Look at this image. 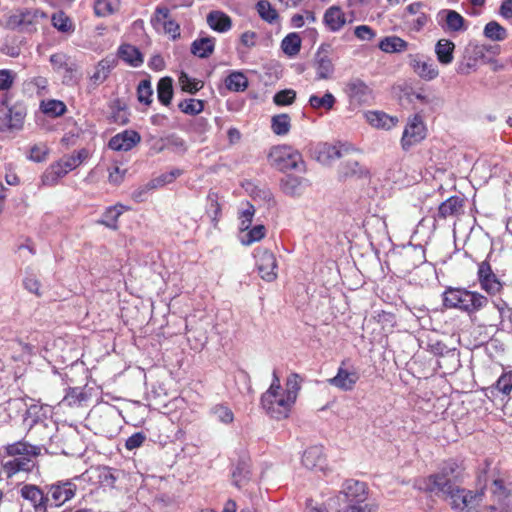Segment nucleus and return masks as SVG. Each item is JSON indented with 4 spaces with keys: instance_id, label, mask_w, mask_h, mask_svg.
<instances>
[{
    "instance_id": "1",
    "label": "nucleus",
    "mask_w": 512,
    "mask_h": 512,
    "mask_svg": "<svg viewBox=\"0 0 512 512\" xmlns=\"http://www.w3.org/2000/svg\"><path fill=\"white\" fill-rule=\"evenodd\" d=\"M302 378L297 373L288 375L285 388L281 387L280 378L276 371L273 372L272 382L268 390L261 397L263 409L272 418L284 419L294 406L301 389Z\"/></svg>"
},
{
    "instance_id": "2",
    "label": "nucleus",
    "mask_w": 512,
    "mask_h": 512,
    "mask_svg": "<svg viewBox=\"0 0 512 512\" xmlns=\"http://www.w3.org/2000/svg\"><path fill=\"white\" fill-rule=\"evenodd\" d=\"M39 446L31 445L24 441H18L6 446V453L13 457L3 463V470L7 477H12L18 472H30L34 467L33 458L40 454Z\"/></svg>"
},
{
    "instance_id": "3",
    "label": "nucleus",
    "mask_w": 512,
    "mask_h": 512,
    "mask_svg": "<svg viewBox=\"0 0 512 512\" xmlns=\"http://www.w3.org/2000/svg\"><path fill=\"white\" fill-rule=\"evenodd\" d=\"M443 303L447 308H456L471 315L486 307L488 298L475 291L450 287L443 293Z\"/></svg>"
},
{
    "instance_id": "4",
    "label": "nucleus",
    "mask_w": 512,
    "mask_h": 512,
    "mask_svg": "<svg viewBox=\"0 0 512 512\" xmlns=\"http://www.w3.org/2000/svg\"><path fill=\"white\" fill-rule=\"evenodd\" d=\"M456 512H479L484 500V490H469L456 485L440 494Z\"/></svg>"
},
{
    "instance_id": "5",
    "label": "nucleus",
    "mask_w": 512,
    "mask_h": 512,
    "mask_svg": "<svg viewBox=\"0 0 512 512\" xmlns=\"http://www.w3.org/2000/svg\"><path fill=\"white\" fill-rule=\"evenodd\" d=\"M459 466L454 461L446 462L441 468L440 472L430 475L426 480L425 489L436 495L448 491L456 486V481L459 478Z\"/></svg>"
},
{
    "instance_id": "6",
    "label": "nucleus",
    "mask_w": 512,
    "mask_h": 512,
    "mask_svg": "<svg viewBox=\"0 0 512 512\" xmlns=\"http://www.w3.org/2000/svg\"><path fill=\"white\" fill-rule=\"evenodd\" d=\"M272 166L280 171L304 170V161L301 154L288 145H278L270 150L268 155Z\"/></svg>"
},
{
    "instance_id": "7",
    "label": "nucleus",
    "mask_w": 512,
    "mask_h": 512,
    "mask_svg": "<svg viewBox=\"0 0 512 512\" xmlns=\"http://www.w3.org/2000/svg\"><path fill=\"white\" fill-rule=\"evenodd\" d=\"M45 489L50 508H58L75 496L77 486L71 481H58Z\"/></svg>"
},
{
    "instance_id": "8",
    "label": "nucleus",
    "mask_w": 512,
    "mask_h": 512,
    "mask_svg": "<svg viewBox=\"0 0 512 512\" xmlns=\"http://www.w3.org/2000/svg\"><path fill=\"white\" fill-rule=\"evenodd\" d=\"M367 499V487L364 482L350 479L344 482L342 490L333 502H349L364 505Z\"/></svg>"
},
{
    "instance_id": "9",
    "label": "nucleus",
    "mask_w": 512,
    "mask_h": 512,
    "mask_svg": "<svg viewBox=\"0 0 512 512\" xmlns=\"http://www.w3.org/2000/svg\"><path fill=\"white\" fill-rule=\"evenodd\" d=\"M254 257L260 277L267 282L277 278V261L275 255L264 248L255 250Z\"/></svg>"
},
{
    "instance_id": "10",
    "label": "nucleus",
    "mask_w": 512,
    "mask_h": 512,
    "mask_svg": "<svg viewBox=\"0 0 512 512\" xmlns=\"http://www.w3.org/2000/svg\"><path fill=\"white\" fill-rule=\"evenodd\" d=\"M436 22L447 33H460L467 30L466 20L455 10H440L436 15Z\"/></svg>"
},
{
    "instance_id": "11",
    "label": "nucleus",
    "mask_w": 512,
    "mask_h": 512,
    "mask_svg": "<svg viewBox=\"0 0 512 512\" xmlns=\"http://www.w3.org/2000/svg\"><path fill=\"white\" fill-rule=\"evenodd\" d=\"M426 136V128L422 117L415 115L407 123L402 138L401 145L404 150H409L413 145L422 141Z\"/></svg>"
},
{
    "instance_id": "12",
    "label": "nucleus",
    "mask_w": 512,
    "mask_h": 512,
    "mask_svg": "<svg viewBox=\"0 0 512 512\" xmlns=\"http://www.w3.org/2000/svg\"><path fill=\"white\" fill-rule=\"evenodd\" d=\"M50 63L53 70L62 75V82L71 85L75 82V73L77 65L65 53L59 52L50 56Z\"/></svg>"
},
{
    "instance_id": "13",
    "label": "nucleus",
    "mask_w": 512,
    "mask_h": 512,
    "mask_svg": "<svg viewBox=\"0 0 512 512\" xmlns=\"http://www.w3.org/2000/svg\"><path fill=\"white\" fill-rule=\"evenodd\" d=\"M20 495L27 500L34 509V512H48L50 508L46 489L33 484H25L20 489Z\"/></svg>"
},
{
    "instance_id": "14",
    "label": "nucleus",
    "mask_w": 512,
    "mask_h": 512,
    "mask_svg": "<svg viewBox=\"0 0 512 512\" xmlns=\"http://www.w3.org/2000/svg\"><path fill=\"white\" fill-rule=\"evenodd\" d=\"M409 65L425 81H432L439 76V70L435 62L424 55H409Z\"/></svg>"
},
{
    "instance_id": "15",
    "label": "nucleus",
    "mask_w": 512,
    "mask_h": 512,
    "mask_svg": "<svg viewBox=\"0 0 512 512\" xmlns=\"http://www.w3.org/2000/svg\"><path fill=\"white\" fill-rule=\"evenodd\" d=\"M360 376L354 368L347 367V361H342L334 377L328 379V383L342 391H351Z\"/></svg>"
},
{
    "instance_id": "16",
    "label": "nucleus",
    "mask_w": 512,
    "mask_h": 512,
    "mask_svg": "<svg viewBox=\"0 0 512 512\" xmlns=\"http://www.w3.org/2000/svg\"><path fill=\"white\" fill-rule=\"evenodd\" d=\"M477 276L481 288L488 294L496 295L502 290V281L493 272L491 265L487 261H483L478 265Z\"/></svg>"
},
{
    "instance_id": "17",
    "label": "nucleus",
    "mask_w": 512,
    "mask_h": 512,
    "mask_svg": "<svg viewBox=\"0 0 512 512\" xmlns=\"http://www.w3.org/2000/svg\"><path fill=\"white\" fill-rule=\"evenodd\" d=\"M322 22L327 31L331 33H338L347 24L352 23L353 19H348L341 6L332 5L325 10Z\"/></svg>"
},
{
    "instance_id": "18",
    "label": "nucleus",
    "mask_w": 512,
    "mask_h": 512,
    "mask_svg": "<svg viewBox=\"0 0 512 512\" xmlns=\"http://www.w3.org/2000/svg\"><path fill=\"white\" fill-rule=\"evenodd\" d=\"M349 99L359 104L368 103L372 99L371 88L361 79H350L345 87Z\"/></svg>"
},
{
    "instance_id": "19",
    "label": "nucleus",
    "mask_w": 512,
    "mask_h": 512,
    "mask_svg": "<svg viewBox=\"0 0 512 512\" xmlns=\"http://www.w3.org/2000/svg\"><path fill=\"white\" fill-rule=\"evenodd\" d=\"M302 464L312 471H324L327 463L323 446L315 445L307 448L302 455Z\"/></svg>"
},
{
    "instance_id": "20",
    "label": "nucleus",
    "mask_w": 512,
    "mask_h": 512,
    "mask_svg": "<svg viewBox=\"0 0 512 512\" xmlns=\"http://www.w3.org/2000/svg\"><path fill=\"white\" fill-rule=\"evenodd\" d=\"M141 141V136L134 130H125L113 136L108 143L110 149L115 151H129Z\"/></svg>"
},
{
    "instance_id": "21",
    "label": "nucleus",
    "mask_w": 512,
    "mask_h": 512,
    "mask_svg": "<svg viewBox=\"0 0 512 512\" xmlns=\"http://www.w3.org/2000/svg\"><path fill=\"white\" fill-rule=\"evenodd\" d=\"M492 494L494 497L495 505L491 508L500 512H508L512 505V494L503 485L499 479L493 481Z\"/></svg>"
},
{
    "instance_id": "22",
    "label": "nucleus",
    "mask_w": 512,
    "mask_h": 512,
    "mask_svg": "<svg viewBox=\"0 0 512 512\" xmlns=\"http://www.w3.org/2000/svg\"><path fill=\"white\" fill-rule=\"evenodd\" d=\"M365 120L374 128L390 130L398 123V118L382 111H368L364 114Z\"/></svg>"
},
{
    "instance_id": "23",
    "label": "nucleus",
    "mask_w": 512,
    "mask_h": 512,
    "mask_svg": "<svg viewBox=\"0 0 512 512\" xmlns=\"http://www.w3.org/2000/svg\"><path fill=\"white\" fill-rule=\"evenodd\" d=\"M113 69V61L109 59H103L97 63L94 68V72L89 77L88 88L94 90L100 84H102L109 76Z\"/></svg>"
},
{
    "instance_id": "24",
    "label": "nucleus",
    "mask_w": 512,
    "mask_h": 512,
    "mask_svg": "<svg viewBox=\"0 0 512 512\" xmlns=\"http://www.w3.org/2000/svg\"><path fill=\"white\" fill-rule=\"evenodd\" d=\"M463 212V200L457 196H452L441 203L438 208V218L447 219L455 217Z\"/></svg>"
},
{
    "instance_id": "25",
    "label": "nucleus",
    "mask_w": 512,
    "mask_h": 512,
    "mask_svg": "<svg viewBox=\"0 0 512 512\" xmlns=\"http://www.w3.org/2000/svg\"><path fill=\"white\" fill-rule=\"evenodd\" d=\"M323 45L319 47L315 57V69L318 79H328L334 72L332 60L322 53Z\"/></svg>"
},
{
    "instance_id": "26",
    "label": "nucleus",
    "mask_w": 512,
    "mask_h": 512,
    "mask_svg": "<svg viewBox=\"0 0 512 512\" xmlns=\"http://www.w3.org/2000/svg\"><path fill=\"white\" fill-rule=\"evenodd\" d=\"M207 23L210 28L214 31L224 33L231 29L232 21L231 18L222 11H211L207 15Z\"/></svg>"
},
{
    "instance_id": "27",
    "label": "nucleus",
    "mask_w": 512,
    "mask_h": 512,
    "mask_svg": "<svg viewBox=\"0 0 512 512\" xmlns=\"http://www.w3.org/2000/svg\"><path fill=\"white\" fill-rule=\"evenodd\" d=\"M119 57L133 67H139L143 64V55L139 49L130 44H123L118 50Z\"/></svg>"
},
{
    "instance_id": "28",
    "label": "nucleus",
    "mask_w": 512,
    "mask_h": 512,
    "mask_svg": "<svg viewBox=\"0 0 512 512\" xmlns=\"http://www.w3.org/2000/svg\"><path fill=\"white\" fill-rule=\"evenodd\" d=\"M455 44L448 39H440L435 45V53L439 63L449 65L454 59Z\"/></svg>"
},
{
    "instance_id": "29",
    "label": "nucleus",
    "mask_w": 512,
    "mask_h": 512,
    "mask_svg": "<svg viewBox=\"0 0 512 512\" xmlns=\"http://www.w3.org/2000/svg\"><path fill=\"white\" fill-rule=\"evenodd\" d=\"M67 170L61 165L60 161L51 164L42 174L41 182L44 186H53L58 181L67 175Z\"/></svg>"
},
{
    "instance_id": "30",
    "label": "nucleus",
    "mask_w": 512,
    "mask_h": 512,
    "mask_svg": "<svg viewBox=\"0 0 512 512\" xmlns=\"http://www.w3.org/2000/svg\"><path fill=\"white\" fill-rule=\"evenodd\" d=\"M403 259L407 263L406 270L410 271L426 261L425 250L422 246L409 247L404 251Z\"/></svg>"
},
{
    "instance_id": "31",
    "label": "nucleus",
    "mask_w": 512,
    "mask_h": 512,
    "mask_svg": "<svg viewBox=\"0 0 512 512\" xmlns=\"http://www.w3.org/2000/svg\"><path fill=\"white\" fill-rule=\"evenodd\" d=\"M215 47V39L212 37H203L200 39H196L193 41L191 45V52L193 55L199 58H207L209 57Z\"/></svg>"
},
{
    "instance_id": "32",
    "label": "nucleus",
    "mask_w": 512,
    "mask_h": 512,
    "mask_svg": "<svg viewBox=\"0 0 512 512\" xmlns=\"http://www.w3.org/2000/svg\"><path fill=\"white\" fill-rule=\"evenodd\" d=\"M408 43L400 37L388 36L379 43V48L385 53H399L407 49Z\"/></svg>"
},
{
    "instance_id": "33",
    "label": "nucleus",
    "mask_w": 512,
    "mask_h": 512,
    "mask_svg": "<svg viewBox=\"0 0 512 512\" xmlns=\"http://www.w3.org/2000/svg\"><path fill=\"white\" fill-rule=\"evenodd\" d=\"M157 97L161 104L168 106L173 97V81L170 77H163L157 84Z\"/></svg>"
},
{
    "instance_id": "34",
    "label": "nucleus",
    "mask_w": 512,
    "mask_h": 512,
    "mask_svg": "<svg viewBox=\"0 0 512 512\" xmlns=\"http://www.w3.org/2000/svg\"><path fill=\"white\" fill-rule=\"evenodd\" d=\"M125 207L121 204H117L108 207L102 215V219L98 223L105 225L110 229H117V221L120 215H122Z\"/></svg>"
},
{
    "instance_id": "35",
    "label": "nucleus",
    "mask_w": 512,
    "mask_h": 512,
    "mask_svg": "<svg viewBox=\"0 0 512 512\" xmlns=\"http://www.w3.org/2000/svg\"><path fill=\"white\" fill-rule=\"evenodd\" d=\"M250 479V466L245 461H239L232 471V482L237 488L244 487Z\"/></svg>"
},
{
    "instance_id": "36",
    "label": "nucleus",
    "mask_w": 512,
    "mask_h": 512,
    "mask_svg": "<svg viewBox=\"0 0 512 512\" xmlns=\"http://www.w3.org/2000/svg\"><path fill=\"white\" fill-rule=\"evenodd\" d=\"M88 155L89 153L86 149H81L72 153L71 155L62 157L59 161L64 169L69 173L81 165L88 158Z\"/></svg>"
},
{
    "instance_id": "37",
    "label": "nucleus",
    "mask_w": 512,
    "mask_h": 512,
    "mask_svg": "<svg viewBox=\"0 0 512 512\" xmlns=\"http://www.w3.org/2000/svg\"><path fill=\"white\" fill-rule=\"evenodd\" d=\"M367 170L356 160H347L339 168V174L342 178L362 177Z\"/></svg>"
},
{
    "instance_id": "38",
    "label": "nucleus",
    "mask_w": 512,
    "mask_h": 512,
    "mask_svg": "<svg viewBox=\"0 0 512 512\" xmlns=\"http://www.w3.org/2000/svg\"><path fill=\"white\" fill-rule=\"evenodd\" d=\"M483 34L492 41H504L508 36V31L497 21H490L485 25Z\"/></svg>"
},
{
    "instance_id": "39",
    "label": "nucleus",
    "mask_w": 512,
    "mask_h": 512,
    "mask_svg": "<svg viewBox=\"0 0 512 512\" xmlns=\"http://www.w3.org/2000/svg\"><path fill=\"white\" fill-rule=\"evenodd\" d=\"M283 52L289 56H296L301 49V38L297 33H289L281 42Z\"/></svg>"
},
{
    "instance_id": "40",
    "label": "nucleus",
    "mask_w": 512,
    "mask_h": 512,
    "mask_svg": "<svg viewBox=\"0 0 512 512\" xmlns=\"http://www.w3.org/2000/svg\"><path fill=\"white\" fill-rule=\"evenodd\" d=\"M256 10L260 18L270 24L277 22L279 19L278 12L268 0H259L256 4Z\"/></svg>"
},
{
    "instance_id": "41",
    "label": "nucleus",
    "mask_w": 512,
    "mask_h": 512,
    "mask_svg": "<svg viewBox=\"0 0 512 512\" xmlns=\"http://www.w3.org/2000/svg\"><path fill=\"white\" fill-rule=\"evenodd\" d=\"M291 128V118L288 114L274 115L271 119V129L276 135H286Z\"/></svg>"
},
{
    "instance_id": "42",
    "label": "nucleus",
    "mask_w": 512,
    "mask_h": 512,
    "mask_svg": "<svg viewBox=\"0 0 512 512\" xmlns=\"http://www.w3.org/2000/svg\"><path fill=\"white\" fill-rule=\"evenodd\" d=\"M225 85L230 91H244L248 86V79L241 72H233L225 79Z\"/></svg>"
},
{
    "instance_id": "43",
    "label": "nucleus",
    "mask_w": 512,
    "mask_h": 512,
    "mask_svg": "<svg viewBox=\"0 0 512 512\" xmlns=\"http://www.w3.org/2000/svg\"><path fill=\"white\" fill-rule=\"evenodd\" d=\"M242 233L243 234L240 236V242L245 246H249L264 238L266 234V228L264 225H256Z\"/></svg>"
},
{
    "instance_id": "44",
    "label": "nucleus",
    "mask_w": 512,
    "mask_h": 512,
    "mask_svg": "<svg viewBox=\"0 0 512 512\" xmlns=\"http://www.w3.org/2000/svg\"><path fill=\"white\" fill-rule=\"evenodd\" d=\"M499 312L500 326L502 330L512 329V308L503 300H499L495 304Z\"/></svg>"
},
{
    "instance_id": "45",
    "label": "nucleus",
    "mask_w": 512,
    "mask_h": 512,
    "mask_svg": "<svg viewBox=\"0 0 512 512\" xmlns=\"http://www.w3.org/2000/svg\"><path fill=\"white\" fill-rule=\"evenodd\" d=\"M40 108L42 112L51 117H59L66 112V105L60 100H47L42 101Z\"/></svg>"
},
{
    "instance_id": "46",
    "label": "nucleus",
    "mask_w": 512,
    "mask_h": 512,
    "mask_svg": "<svg viewBox=\"0 0 512 512\" xmlns=\"http://www.w3.org/2000/svg\"><path fill=\"white\" fill-rule=\"evenodd\" d=\"M336 102L334 95L326 92L323 96L311 95L309 98V105L313 109L331 110Z\"/></svg>"
},
{
    "instance_id": "47",
    "label": "nucleus",
    "mask_w": 512,
    "mask_h": 512,
    "mask_svg": "<svg viewBox=\"0 0 512 512\" xmlns=\"http://www.w3.org/2000/svg\"><path fill=\"white\" fill-rule=\"evenodd\" d=\"M118 7V0H96L94 4V11L97 16L105 17L114 13Z\"/></svg>"
},
{
    "instance_id": "48",
    "label": "nucleus",
    "mask_w": 512,
    "mask_h": 512,
    "mask_svg": "<svg viewBox=\"0 0 512 512\" xmlns=\"http://www.w3.org/2000/svg\"><path fill=\"white\" fill-rule=\"evenodd\" d=\"M339 153L340 152L337 149V145L323 143L318 146V160L323 163H328L330 161L340 159Z\"/></svg>"
},
{
    "instance_id": "49",
    "label": "nucleus",
    "mask_w": 512,
    "mask_h": 512,
    "mask_svg": "<svg viewBox=\"0 0 512 512\" xmlns=\"http://www.w3.org/2000/svg\"><path fill=\"white\" fill-rule=\"evenodd\" d=\"M153 89L149 79H143L137 86V99L140 103L150 105L152 103Z\"/></svg>"
},
{
    "instance_id": "50",
    "label": "nucleus",
    "mask_w": 512,
    "mask_h": 512,
    "mask_svg": "<svg viewBox=\"0 0 512 512\" xmlns=\"http://www.w3.org/2000/svg\"><path fill=\"white\" fill-rule=\"evenodd\" d=\"M210 414L223 424H230L234 420V414L232 410L223 404H217L213 406L210 410Z\"/></svg>"
},
{
    "instance_id": "51",
    "label": "nucleus",
    "mask_w": 512,
    "mask_h": 512,
    "mask_svg": "<svg viewBox=\"0 0 512 512\" xmlns=\"http://www.w3.org/2000/svg\"><path fill=\"white\" fill-rule=\"evenodd\" d=\"M52 25L62 33H71L74 30L72 21L62 11L53 14Z\"/></svg>"
},
{
    "instance_id": "52",
    "label": "nucleus",
    "mask_w": 512,
    "mask_h": 512,
    "mask_svg": "<svg viewBox=\"0 0 512 512\" xmlns=\"http://www.w3.org/2000/svg\"><path fill=\"white\" fill-rule=\"evenodd\" d=\"M179 109L188 115H197L204 109V102L198 99H185L178 104Z\"/></svg>"
},
{
    "instance_id": "53",
    "label": "nucleus",
    "mask_w": 512,
    "mask_h": 512,
    "mask_svg": "<svg viewBox=\"0 0 512 512\" xmlns=\"http://www.w3.org/2000/svg\"><path fill=\"white\" fill-rule=\"evenodd\" d=\"M206 213L213 222L217 223L221 213V207L220 204L218 203L217 194L211 191L207 196Z\"/></svg>"
},
{
    "instance_id": "54",
    "label": "nucleus",
    "mask_w": 512,
    "mask_h": 512,
    "mask_svg": "<svg viewBox=\"0 0 512 512\" xmlns=\"http://www.w3.org/2000/svg\"><path fill=\"white\" fill-rule=\"evenodd\" d=\"M492 389L502 393L503 395H509L512 391V371L503 373L498 378Z\"/></svg>"
},
{
    "instance_id": "55",
    "label": "nucleus",
    "mask_w": 512,
    "mask_h": 512,
    "mask_svg": "<svg viewBox=\"0 0 512 512\" xmlns=\"http://www.w3.org/2000/svg\"><path fill=\"white\" fill-rule=\"evenodd\" d=\"M179 84L181 85L183 91L189 92L191 94L196 93L203 87V83L201 81L190 78L184 72H181L179 76Z\"/></svg>"
},
{
    "instance_id": "56",
    "label": "nucleus",
    "mask_w": 512,
    "mask_h": 512,
    "mask_svg": "<svg viewBox=\"0 0 512 512\" xmlns=\"http://www.w3.org/2000/svg\"><path fill=\"white\" fill-rule=\"evenodd\" d=\"M296 98V92L292 89H285L277 92L274 97L273 101L278 106H287L291 105Z\"/></svg>"
},
{
    "instance_id": "57",
    "label": "nucleus",
    "mask_w": 512,
    "mask_h": 512,
    "mask_svg": "<svg viewBox=\"0 0 512 512\" xmlns=\"http://www.w3.org/2000/svg\"><path fill=\"white\" fill-rule=\"evenodd\" d=\"M301 179L299 177L287 175L282 179V189L286 194L294 195L298 193L301 186Z\"/></svg>"
},
{
    "instance_id": "58",
    "label": "nucleus",
    "mask_w": 512,
    "mask_h": 512,
    "mask_svg": "<svg viewBox=\"0 0 512 512\" xmlns=\"http://www.w3.org/2000/svg\"><path fill=\"white\" fill-rule=\"evenodd\" d=\"M85 399V395L81 388L74 387L69 388L67 391L63 402L67 404L68 406H75L80 404Z\"/></svg>"
},
{
    "instance_id": "59",
    "label": "nucleus",
    "mask_w": 512,
    "mask_h": 512,
    "mask_svg": "<svg viewBox=\"0 0 512 512\" xmlns=\"http://www.w3.org/2000/svg\"><path fill=\"white\" fill-rule=\"evenodd\" d=\"M246 208L243 209L240 213V229L242 232H245L246 230L249 229L251 223H252V220H253V216L255 214V209H254V206L251 205L250 203H247L246 204Z\"/></svg>"
},
{
    "instance_id": "60",
    "label": "nucleus",
    "mask_w": 512,
    "mask_h": 512,
    "mask_svg": "<svg viewBox=\"0 0 512 512\" xmlns=\"http://www.w3.org/2000/svg\"><path fill=\"white\" fill-rule=\"evenodd\" d=\"M16 73L9 69H0V92L8 91L14 84Z\"/></svg>"
},
{
    "instance_id": "61",
    "label": "nucleus",
    "mask_w": 512,
    "mask_h": 512,
    "mask_svg": "<svg viewBox=\"0 0 512 512\" xmlns=\"http://www.w3.org/2000/svg\"><path fill=\"white\" fill-rule=\"evenodd\" d=\"M170 19V10L164 6H157L154 15L151 18V23L155 28H159L165 21Z\"/></svg>"
},
{
    "instance_id": "62",
    "label": "nucleus",
    "mask_w": 512,
    "mask_h": 512,
    "mask_svg": "<svg viewBox=\"0 0 512 512\" xmlns=\"http://www.w3.org/2000/svg\"><path fill=\"white\" fill-rule=\"evenodd\" d=\"M49 149L46 145H35L30 149L29 159L34 162H43L48 155Z\"/></svg>"
},
{
    "instance_id": "63",
    "label": "nucleus",
    "mask_w": 512,
    "mask_h": 512,
    "mask_svg": "<svg viewBox=\"0 0 512 512\" xmlns=\"http://www.w3.org/2000/svg\"><path fill=\"white\" fill-rule=\"evenodd\" d=\"M146 440V435L143 432H136L127 438L125 447L128 450H134L142 446Z\"/></svg>"
},
{
    "instance_id": "64",
    "label": "nucleus",
    "mask_w": 512,
    "mask_h": 512,
    "mask_svg": "<svg viewBox=\"0 0 512 512\" xmlns=\"http://www.w3.org/2000/svg\"><path fill=\"white\" fill-rule=\"evenodd\" d=\"M355 36L362 41H370L375 37V32L368 25H359L354 29Z\"/></svg>"
}]
</instances>
